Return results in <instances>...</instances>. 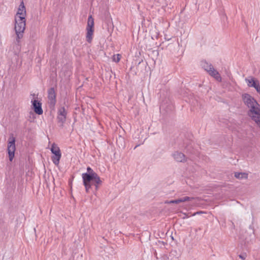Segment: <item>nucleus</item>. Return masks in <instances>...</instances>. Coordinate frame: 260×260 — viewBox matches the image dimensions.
<instances>
[{"instance_id": "nucleus-1", "label": "nucleus", "mask_w": 260, "mask_h": 260, "mask_svg": "<svg viewBox=\"0 0 260 260\" xmlns=\"http://www.w3.org/2000/svg\"><path fill=\"white\" fill-rule=\"evenodd\" d=\"M242 100L249 109L248 115L260 127V105L253 97L248 93L242 95Z\"/></svg>"}, {"instance_id": "nucleus-2", "label": "nucleus", "mask_w": 260, "mask_h": 260, "mask_svg": "<svg viewBox=\"0 0 260 260\" xmlns=\"http://www.w3.org/2000/svg\"><path fill=\"white\" fill-rule=\"evenodd\" d=\"M83 183L87 193L92 189V186L94 187V190H98L99 187L102 184V181L99 175H92V174H82Z\"/></svg>"}, {"instance_id": "nucleus-3", "label": "nucleus", "mask_w": 260, "mask_h": 260, "mask_svg": "<svg viewBox=\"0 0 260 260\" xmlns=\"http://www.w3.org/2000/svg\"><path fill=\"white\" fill-rule=\"evenodd\" d=\"M15 31L16 35L15 43L19 45L20 40L23 37L24 31L26 26V19L21 16L15 17Z\"/></svg>"}, {"instance_id": "nucleus-4", "label": "nucleus", "mask_w": 260, "mask_h": 260, "mask_svg": "<svg viewBox=\"0 0 260 260\" xmlns=\"http://www.w3.org/2000/svg\"><path fill=\"white\" fill-rule=\"evenodd\" d=\"M50 150L51 152L54 154V155L51 157L53 162L55 165H58L61 157V153L59 148L56 144L53 143L51 146Z\"/></svg>"}, {"instance_id": "nucleus-5", "label": "nucleus", "mask_w": 260, "mask_h": 260, "mask_svg": "<svg viewBox=\"0 0 260 260\" xmlns=\"http://www.w3.org/2000/svg\"><path fill=\"white\" fill-rule=\"evenodd\" d=\"M68 112L64 107H60L57 110V120L59 126L63 127L64 123L66 121Z\"/></svg>"}, {"instance_id": "nucleus-6", "label": "nucleus", "mask_w": 260, "mask_h": 260, "mask_svg": "<svg viewBox=\"0 0 260 260\" xmlns=\"http://www.w3.org/2000/svg\"><path fill=\"white\" fill-rule=\"evenodd\" d=\"M15 150V138L13 136L10 137L8 139L7 150L9 154V160L11 161H12L14 157Z\"/></svg>"}, {"instance_id": "nucleus-7", "label": "nucleus", "mask_w": 260, "mask_h": 260, "mask_svg": "<svg viewBox=\"0 0 260 260\" xmlns=\"http://www.w3.org/2000/svg\"><path fill=\"white\" fill-rule=\"evenodd\" d=\"M56 95L54 87L49 88L48 90V99L49 100V105L51 107H54L56 103Z\"/></svg>"}, {"instance_id": "nucleus-8", "label": "nucleus", "mask_w": 260, "mask_h": 260, "mask_svg": "<svg viewBox=\"0 0 260 260\" xmlns=\"http://www.w3.org/2000/svg\"><path fill=\"white\" fill-rule=\"evenodd\" d=\"M245 81L248 87L254 88L257 93L260 94V85L257 79L251 77L249 78H246Z\"/></svg>"}, {"instance_id": "nucleus-9", "label": "nucleus", "mask_w": 260, "mask_h": 260, "mask_svg": "<svg viewBox=\"0 0 260 260\" xmlns=\"http://www.w3.org/2000/svg\"><path fill=\"white\" fill-rule=\"evenodd\" d=\"M32 109L34 112L38 115H41L43 113V109L42 108V103L40 101L37 100H34L31 101Z\"/></svg>"}, {"instance_id": "nucleus-10", "label": "nucleus", "mask_w": 260, "mask_h": 260, "mask_svg": "<svg viewBox=\"0 0 260 260\" xmlns=\"http://www.w3.org/2000/svg\"><path fill=\"white\" fill-rule=\"evenodd\" d=\"M174 159L177 162H184L186 161V156L182 152L175 151L172 154Z\"/></svg>"}, {"instance_id": "nucleus-11", "label": "nucleus", "mask_w": 260, "mask_h": 260, "mask_svg": "<svg viewBox=\"0 0 260 260\" xmlns=\"http://www.w3.org/2000/svg\"><path fill=\"white\" fill-rule=\"evenodd\" d=\"M19 16H21L24 18H25L26 16V9L23 1L20 3L15 17Z\"/></svg>"}, {"instance_id": "nucleus-12", "label": "nucleus", "mask_w": 260, "mask_h": 260, "mask_svg": "<svg viewBox=\"0 0 260 260\" xmlns=\"http://www.w3.org/2000/svg\"><path fill=\"white\" fill-rule=\"evenodd\" d=\"M209 74L216 79L217 81H221V77L219 74L218 72L215 70L213 67L209 69L208 72Z\"/></svg>"}, {"instance_id": "nucleus-13", "label": "nucleus", "mask_w": 260, "mask_h": 260, "mask_svg": "<svg viewBox=\"0 0 260 260\" xmlns=\"http://www.w3.org/2000/svg\"><path fill=\"white\" fill-rule=\"evenodd\" d=\"M86 41L88 43H91L92 40V36L93 34L94 31V28H86Z\"/></svg>"}, {"instance_id": "nucleus-14", "label": "nucleus", "mask_w": 260, "mask_h": 260, "mask_svg": "<svg viewBox=\"0 0 260 260\" xmlns=\"http://www.w3.org/2000/svg\"><path fill=\"white\" fill-rule=\"evenodd\" d=\"M235 177L237 179H247L248 178V174L246 173L235 172Z\"/></svg>"}, {"instance_id": "nucleus-15", "label": "nucleus", "mask_w": 260, "mask_h": 260, "mask_svg": "<svg viewBox=\"0 0 260 260\" xmlns=\"http://www.w3.org/2000/svg\"><path fill=\"white\" fill-rule=\"evenodd\" d=\"M86 28H94V19L91 15L88 17L87 24Z\"/></svg>"}, {"instance_id": "nucleus-16", "label": "nucleus", "mask_w": 260, "mask_h": 260, "mask_svg": "<svg viewBox=\"0 0 260 260\" xmlns=\"http://www.w3.org/2000/svg\"><path fill=\"white\" fill-rule=\"evenodd\" d=\"M202 66L203 68L207 72H208L209 69L210 67L212 68L213 66L211 63H209L207 62L206 61H203L202 62Z\"/></svg>"}, {"instance_id": "nucleus-17", "label": "nucleus", "mask_w": 260, "mask_h": 260, "mask_svg": "<svg viewBox=\"0 0 260 260\" xmlns=\"http://www.w3.org/2000/svg\"><path fill=\"white\" fill-rule=\"evenodd\" d=\"M193 199H194L193 197H187V196L178 199L179 203H182V202H187V201H190L193 200Z\"/></svg>"}, {"instance_id": "nucleus-18", "label": "nucleus", "mask_w": 260, "mask_h": 260, "mask_svg": "<svg viewBox=\"0 0 260 260\" xmlns=\"http://www.w3.org/2000/svg\"><path fill=\"white\" fill-rule=\"evenodd\" d=\"M82 174H89L90 175V174H92V175H98V174L95 173L90 167H88L87 168V172L83 173Z\"/></svg>"}, {"instance_id": "nucleus-19", "label": "nucleus", "mask_w": 260, "mask_h": 260, "mask_svg": "<svg viewBox=\"0 0 260 260\" xmlns=\"http://www.w3.org/2000/svg\"><path fill=\"white\" fill-rule=\"evenodd\" d=\"M185 149L186 150L187 152H188L189 153H194V150L192 148L191 143L189 144L186 145V146L185 147Z\"/></svg>"}, {"instance_id": "nucleus-20", "label": "nucleus", "mask_w": 260, "mask_h": 260, "mask_svg": "<svg viewBox=\"0 0 260 260\" xmlns=\"http://www.w3.org/2000/svg\"><path fill=\"white\" fill-rule=\"evenodd\" d=\"M120 59V55L119 54H117L116 56V55H114L113 56V60L114 61L116 62H118L119 61Z\"/></svg>"}, {"instance_id": "nucleus-21", "label": "nucleus", "mask_w": 260, "mask_h": 260, "mask_svg": "<svg viewBox=\"0 0 260 260\" xmlns=\"http://www.w3.org/2000/svg\"><path fill=\"white\" fill-rule=\"evenodd\" d=\"M165 203H168V204H179V200L178 199H176V200H171L170 201L166 202Z\"/></svg>"}, {"instance_id": "nucleus-22", "label": "nucleus", "mask_w": 260, "mask_h": 260, "mask_svg": "<svg viewBox=\"0 0 260 260\" xmlns=\"http://www.w3.org/2000/svg\"><path fill=\"white\" fill-rule=\"evenodd\" d=\"M239 257L240 258L242 259L243 260H244L246 258V253H244V254H240L239 255Z\"/></svg>"}, {"instance_id": "nucleus-23", "label": "nucleus", "mask_w": 260, "mask_h": 260, "mask_svg": "<svg viewBox=\"0 0 260 260\" xmlns=\"http://www.w3.org/2000/svg\"><path fill=\"white\" fill-rule=\"evenodd\" d=\"M202 213H203V211H198V212H197L194 213L192 215V216H194V215H197V214H202Z\"/></svg>"}, {"instance_id": "nucleus-24", "label": "nucleus", "mask_w": 260, "mask_h": 260, "mask_svg": "<svg viewBox=\"0 0 260 260\" xmlns=\"http://www.w3.org/2000/svg\"><path fill=\"white\" fill-rule=\"evenodd\" d=\"M138 146H139L138 145H136V146H135V149L136 147H137Z\"/></svg>"}]
</instances>
